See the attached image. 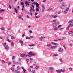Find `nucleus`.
<instances>
[{
  "label": "nucleus",
  "instance_id": "1",
  "mask_svg": "<svg viewBox=\"0 0 73 73\" xmlns=\"http://www.w3.org/2000/svg\"><path fill=\"white\" fill-rule=\"evenodd\" d=\"M67 6L66 5H64L62 4L61 6H60V8L62 9H66L64 11V13L66 14L68 12V11L69 10V8L68 7H66Z\"/></svg>",
  "mask_w": 73,
  "mask_h": 73
},
{
  "label": "nucleus",
  "instance_id": "2",
  "mask_svg": "<svg viewBox=\"0 0 73 73\" xmlns=\"http://www.w3.org/2000/svg\"><path fill=\"white\" fill-rule=\"evenodd\" d=\"M49 70L51 72H53L54 70V68L53 67H50L49 68Z\"/></svg>",
  "mask_w": 73,
  "mask_h": 73
},
{
  "label": "nucleus",
  "instance_id": "3",
  "mask_svg": "<svg viewBox=\"0 0 73 73\" xmlns=\"http://www.w3.org/2000/svg\"><path fill=\"white\" fill-rule=\"evenodd\" d=\"M70 27H73V24H69L67 27V28H66L67 29H69V28H70Z\"/></svg>",
  "mask_w": 73,
  "mask_h": 73
},
{
  "label": "nucleus",
  "instance_id": "4",
  "mask_svg": "<svg viewBox=\"0 0 73 73\" xmlns=\"http://www.w3.org/2000/svg\"><path fill=\"white\" fill-rule=\"evenodd\" d=\"M42 12H44V11H45V7H44L45 6L44 5H42Z\"/></svg>",
  "mask_w": 73,
  "mask_h": 73
},
{
  "label": "nucleus",
  "instance_id": "5",
  "mask_svg": "<svg viewBox=\"0 0 73 73\" xmlns=\"http://www.w3.org/2000/svg\"><path fill=\"white\" fill-rule=\"evenodd\" d=\"M56 21H57V19L51 21V22L52 23V24H55V23H56Z\"/></svg>",
  "mask_w": 73,
  "mask_h": 73
},
{
  "label": "nucleus",
  "instance_id": "6",
  "mask_svg": "<svg viewBox=\"0 0 73 73\" xmlns=\"http://www.w3.org/2000/svg\"><path fill=\"white\" fill-rule=\"evenodd\" d=\"M29 55L28 56L30 57H31V56H32V52H30L29 53Z\"/></svg>",
  "mask_w": 73,
  "mask_h": 73
},
{
  "label": "nucleus",
  "instance_id": "7",
  "mask_svg": "<svg viewBox=\"0 0 73 73\" xmlns=\"http://www.w3.org/2000/svg\"><path fill=\"white\" fill-rule=\"evenodd\" d=\"M68 23L70 24H73V20H70L68 22Z\"/></svg>",
  "mask_w": 73,
  "mask_h": 73
},
{
  "label": "nucleus",
  "instance_id": "8",
  "mask_svg": "<svg viewBox=\"0 0 73 73\" xmlns=\"http://www.w3.org/2000/svg\"><path fill=\"white\" fill-rule=\"evenodd\" d=\"M6 38H7V41H8V42H11V40H9V38H9V36H7Z\"/></svg>",
  "mask_w": 73,
  "mask_h": 73
},
{
  "label": "nucleus",
  "instance_id": "9",
  "mask_svg": "<svg viewBox=\"0 0 73 73\" xmlns=\"http://www.w3.org/2000/svg\"><path fill=\"white\" fill-rule=\"evenodd\" d=\"M59 49V50H58V52H61L63 51V49L61 48H60Z\"/></svg>",
  "mask_w": 73,
  "mask_h": 73
},
{
  "label": "nucleus",
  "instance_id": "10",
  "mask_svg": "<svg viewBox=\"0 0 73 73\" xmlns=\"http://www.w3.org/2000/svg\"><path fill=\"white\" fill-rule=\"evenodd\" d=\"M5 48L7 50H9V46L8 45H6L5 47Z\"/></svg>",
  "mask_w": 73,
  "mask_h": 73
},
{
  "label": "nucleus",
  "instance_id": "11",
  "mask_svg": "<svg viewBox=\"0 0 73 73\" xmlns=\"http://www.w3.org/2000/svg\"><path fill=\"white\" fill-rule=\"evenodd\" d=\"M45 37L44 36H42L41 37H40L39 38V40H42L43 38H45Z\"/></svg>",
  "mask_w": 73,
  "mask_h": 73
},
{
  "label": "nucleus",
  "instance_id": "12",
  "mask_svg": "<svg viewBox=\"0 0 73 73\" xmlns=\"http://www.w3.org/2000/svg\"><path fill=\"white\" fill-rule=\"evenodd\" d=\"M39 7V4L37 2H36V7Z\"/></svg>",
  "mask_w": 73,
  "mask_h": 73
},
{
  "label": "nucleus",
  "instance_id": "13",
  "mask_svg": "<svg viewBox=\"0 0 73 73\" xmlns=\"http://www.w3.org/2000/svg\"><path fill=\"white\" fill-rule=\"evenodd\" d=\"M40 17V16L39 15H38V16L35 15V18H36V19H39Z\"/></svg>",
  "mask_w": 73,
  "mask_h": 73
},
{
  "label": "nucleus",
  "instance_id": "14",
  "mask_svg": "<svg viewBox=\"0 0 73 73\" xmlns=\"http://www.w3.org/2000/svg\"><path fill=\"white\" fill-rule=\"evenodd\" d=\"M57 26V24H55L52 25L53 28H55Z\"/></svg>",
  "mask_w": 73,
  "mask_h": 73
},
{
  "label": "nucleus",
  "instance_id": "15",
  "mask_svg": "<svg viewBox=\"0 0 73 73\" xmlns=\"http://www.w3.org/2000/svg\"><path fill=\"white\" fill-rule=\"evenodd\" d=\"M17 69L18 70H21V68L19 66H18L17 67Z\"/></svg>",
  "mask_w": 73,
  "mask_h": 73
},
{
  "label": "nucleus",
  "instance_id": "16",
  "mask_svg": "<svg viewBox=\"0 0 73 73\" xmlns=\"http://www.w3.org/2000/svg\"><path fill=\"white\" fill-rule=\"evenodd\" d=\"M25 56V54H22L21 55V57H24Z\"/></svg>",
  "mask_w": 73,
  "mask_h": 73
},
{
  "label": "nucleus",
  "instance_id": "17",
  "mask_svg": "<svg viewBox=\"0 0 73 73\" xmlns=\"http://www.w3.org/2000/svg\"><path fill=\"white\" fill-rule=\"evenodd\" d=\"M53 15H49V17H51V18H52V17H53Z\"/></svg>",
  "mask_w": 73,
  "mask_h": 73
},
{
  "label": "nucleus",
  "instance_id": "18",
  "mask_svg": "<svg viewBox=\"0 0 73 73\" xmlns=\"http://www.w3.org/2000/svg\"><path fill=\"white\" fill-rule=\"evenodd\" d=\"M11 39H12V40H14V39H15V38H16L15 37H14L13 36H11Z\"/></svg>",
  "mask_w": 73,
  "mask_h": 73
},
{
  "label": "nucleus",
  "instance_id": "19",
  "mask_svg": "<svg viewBox=\"0 0 73 73\" xmlns=\"http://www.w3.org/2000/svg\"><path fill=\"white\" fill-rule=\"evenodd\" d=\"M13 63L14 64H19V62H13Z\"/></svg>",
  "mask_w": 73,
  "mask_h": 73
},
{
  "label": "nucleus",
  "instance_id": "20",
  "mask_svg": "<svg viewBox=\"0 0 73 73\" xmlns=\"http://www.w3.org/2000/svg\"><path fill=\"white\" fill-rule=\"evenodd\" d=\"M48 11H53V8H50L48 9Z\"/></svg>",
  "mask_w": 73,
  "mask_h": 73
},
{
  "label": "nucleus",
  "instance_id": "21",
  "mask_svg": "<svg viewBox=\"0 0 73 73\" xmlns=\"http://www.w3.org/2000/svg\"><path fill=\"white\" fill-rule=\"evenodd\" d=\"M46 46H52V44H48L46 45Z\"/></svg>",
  "mask_w": 73,
  "mask_h": 73
},
{
  "label": "nucleus",
  "instance_id": "22",
  "mask_svg": "<svg viewBox=\"0 0 73 73\" xmlns=\"http://www.w3.org/2000/svg\"><path fill=\"white\" fill-rule=\"evenodd\" d=\"M52 44H53V45H57L58 44L57 43H56L55 42H51Z\"/></svg>",
  "mask_w": 73,
  "mask_h": 73
},
{
  "label": "nucleus",
  "instance_id": "23",
  "mask_svg": "<svg viewBox=\"0 0 73 73\" xmlns=\"http://www.w3.org/2000/svg\"><path fill=\"white\" fill-rule=\"evenodd\" d=\"M21 17H22L21 15H20L18 17V18L19 19H20L21 18Z\"/></svg>",
  "mask_w": 73,
  "mask_h": 73
},
{
  "label": "nucleus",
  "instance_id": "24",
  "mask_svg": "<svg viewBox=\"0 0 73 73\" xmlns=\"http://www.w3.org/2000/svg\"><path fill=\"white\" fill-rule=\"evenodd\" d=\"M14 72L15 73H20V71H19L17 70H16Z\"/></svg>",
  "mask_w": 73,
  "mask_h": 73
},
{
  "label": "nucleus",
  "instance_id": "25",
  "mask_svg": "<svg viewBox=\"0 0 73 73\" xmlns=\"http://www.w3.org/2000/svg\"><path fill=\"white\" fill-rule=\"evenodd\" d=\"M4 11H5V10L4 9H2L1 10H0V13H2L3 12H3H4Z\"/></svg>",
  "mask_w": 73,
  "mask_h": 73
},
{
  "label": "nucleus",
  "instance_id": "26",
  "mask_svg": "<svg viewBox=\"0 0 73 73\" xmlns=\"http://www.w3.org/2000/svg\"><path fill=\"white\" fill-rule=\"evenodd\" d=\"M2 31H4L5 29V27H3L1 29Z\"/></svg>",
  "mask_w": 73,
  "mask_h": 73
},
{
  "label": "nucleus",
  "instance_id": "27",
  "mask_svg": "<svg viewBox=\"0 0 73 73\" xmlns=\"http://www.w3.org/2000/svg\"><path fill=\"white\" fill-rule=\"evenodd\" d=\"M36 11H38V12L39 11V9H38V7L36 8Z\"/></svg>",
  "mask_w": 73,
  "mask_h": 73
},
{
  "label": "nucleus",
  "instance_id": "28",
  "mask_svg": "<svg viewBox=\"0 0 73 73\" xmlns=\"http://www.w3.org/2000/svg\"><path fill=\"white\" fill-rule=\"evenodd\" d=\"M5 62L4 60H2V64H4Z\"/></svg>",
  "mask_w": 73,
  "mask_h": 73
},
{
  "label": "nucleus",
  "instance_id": "29",
  "mask_svg": "<svg viewBox=\"0 0 73 73\" xmlns=\"http://www.w3.org/2000/svg\"><path fill=\"white\" fill-rule=\"evenodd\" d=\"M29 46H31V47L35 46V44H31V45H29Z\"/></svg>",
  "mask_w": 73,
  "mask_h": 73
},
{
  "label": "nucleus",
  "instance_id": "30",
  "mask_svg": "<svg viewBox=\"0 0 73 73\" xmlns=\"http://www.w3.org/2000/svg\"><path fill=\"white\" fill-rule=\"evenodd\" d=\"M15 11L16 12V13H17V9H16V8H15Z\"/></svg>",
  "mask_w": 73,
  "mask_h": 73
},
{
  "label": "nucleus",
  "instance_id": "31",
  "mask_svg": "<svg viewBox=\"0 0 73 73\" xmlns=\"http://www.w3.org/2000/svg\"><path fill=\"white\" fill-rule=\"evenodd\" d=\"M73 33V31H70L69 32H68V33L69 34H72V33Z\"/></svg>",
  "mask_w": 73,
  "mask_h": 73
},
{
  "label": "nucleus",
  "instance_id": "32",
  "mask_svg": "<svg viewBox=\"0 0 73 73\" xmlns=\"http://www.w3.org/2000/svg\"><path fill=\"white\" fill-rule=\"evenodd\" d=\"M54 16H53V17L54 18H56V17H57L58 16L57 15H53Z\"/></svg>",
  "mask_w": 73,
  "mask_h": 73
},
{
  "label": "nucleus",
  "instance_id": "33",
  "mask_svg": "<svg viewBox=\"0 0 73 73\" xmlns=\"http://www.w3.org/2000/svg\"><path fill=\"white\" fill-rule=\"evenodd\" d=\"M66 39V37L64 36L62 37V40H65Z\"/></svg>",
  "mask_w": 73,
  "mask_h": 73
},
{
  "label": "nucleus",
  "instance_id": "34",
  "mask_svg": "<svg viewBox=\"0 0 73 73\" xmlns=\"http://www.w3.org/2000/svg\"><path fill=\"white\" fill-rule=\"evenodd\" d=\"M57 47V46H53V48L54 49H55V48H56Z\"/></svg>",
  "mask_w": 73,
  "mask_h": 73
},
{
  "label": "nucleus",
  "instance_id": "35",
  "mask_svg": "<svg viewBox=\"0 0 73 73\" xmlns=\"http://www.w3.org/2000/svg\"><path fill=\"white\" fill-rule=\"evenodd\" d=\"M31 72L33 73H35V71L34 70H33L32 71H31Z\"/></svg>",
  "mask_w": 73,
  "mask_h": 73
},
{
  "label": "nucleus",
  "instance_id": "36",
  "mask_svg": "<svg viewBox=\"0 0 73 73\" xmlns=\"http://www.w3.org/2000/svg\"><path fill=\"white\" fill-rule=\"evenodd\" d=\"M63 0H58V2L59 3H61V2H62V1Z\"/></svg>",
  "mask_w": 73,
  "mask_h": 73
},
{
  "label": "nucleus",
  "instance_id": "37",
  "mask_svg": "<svg viewBox=\"0 0 73 73\" xmlns=\"http://www.w3.org/2000/svg\"><path fill=\"white\" fill-rule=\"evenodd\" d=\"M19 42H20V43H21V44H22V43H23V41H21V40H19Z\"/></svg>",
  "mask_w": 73,
  "mask_h": 73
},
{
  "label": "nucleus",
  "instance_id": "38",
  "mask_svg": "<svg viewBox=\"0 0 73 73\" xmlns=\"http://www.w3.org/2000/svg\"><path fill=\"white\" fill-rule=\"evenodd\" d=\"M62 12L61 11H59L58 13V14H60L61 13H62Z\"/></svg>",
  "mask_w": 73,
  "mask_h": 73
},
{
  "label": "nucleus",
  "instance_id": "39",
  "mask_svg": "<svg viewBox=\"0 0 73 73\" xmlns=\"http://www.w3.org/2000/svg\"><path fill=\"white\" fill-rule=\"evenodd\" d=\"M62 27V25H59L58 27V28H60V27Z\"/></svg>",
  "mask_w": 73,
  "mask_h": 73
},
{
  "label": "nucleus",
  "instance_id": "40",
  "mask_svg": "<svg viewBox=\"0 0 73 73\" xmlns=\"http://www.w3.org/2000/svg\"><path fill=\"white\" fill-rule=\"evenodd\" d=\"M39 68L37 66H36L35 67V68L36 69H38Z\"/></svg>",
  "mask_w": 73,
  "mask_h": 73
},
{
  "label": "nucleus",
  "instance_id": "41",
  "mask_svg": "<svg viewBox=\"0 0 73 73\" xmlns=\"http://www.w3.org/2000/svg\"><path fill=\"white\" fill-rule=\"evenodd\" d=\"M57 27H56L54 29V31H57Z\"/></svg>",
  "mask_w": 73,
  "mask_h": 73
},
{
  "label": "nucleus",
  "instance_id": "42",
  "mask_svg": "<svg viewBox=\"0 0 73 73\" xmlns=\"http://www.w3.org/2000/svg\"><path fill=\"white\" fill-rule=\"evenodd\" d=\"M31 38L30 37H26V39H30Z\"/></svg>",
  "mask_w": 73,
  "mask_h": 73
},
{
  "label": "nucleus",
  "instance_id": "43",
  "mask_svg": "<svg viewBox=\"0 0 73 73\" xmlns=\"http://www.w3.org/2000/svg\"><path fill=\"white\" fill-rule=\"evenodd\" d=\"M34 65H36V62H34L33 64Z\"/></svg>",
  "mask_w": 73,
  "mask_h": 73
},
{
  "label": "nucleus",
  "instance_id": "44",
  "mask_svg": "<svg viewBox=\"0 0 73 73\" xmlns=\"http://www.w3.org/2000/svg\"><path fill=\"white\" fill-rule=\"evenodd\" d=\"M14 43H13V42H12L11 43V46H13V45Z\"/></svg>",
  "mask_w": 73,
  "mask_h": 73
},
{
  "label": "nucleus",
  "instance_id": "45",
  "mask_svg": "<svg viewBox=\"0 0 73 73\" xmlns=\"http://www.w3.org/2000/svg\"><path fill=\"white\" fill-rule=\"evenodd\" d=\"M3 45L5 47V46L6 45V43H4Z\"/></svg>",
  "mask_w": 73,
  "mask_h": 73
},
{
  "label": "nucleus",
  "instance_id": "46",
  "mask_svg": "<svg viewBox=\"0 0 73 73\" xmlns=\"http://www.w3.org/2000/svg\"><path fill=\"white\" fill-rule=\"evenodd\" d=\"M31 6L33 7V9L34 8H35V6H34V5H32Z\"/></svg>",
  "mask_w": 73,
  "mask_h": 73
},
{
  "label": "nucleus",
  "instance_id": "47",
  "mask_svg": "<svg viewBox=\"0 0 73 73\" xmlns=\"http://www.w3.org/2000/svg\"><path fill=\"white\" fill-rule=\"evenodd\" d=\"M15 58V56H13L12 58V59H13V60H14Z\"/></svg>",
  "mask_w": 73,
  "mask_h": 73
},
{
  "label": "nucleus",
  "instance_id": "48",
  "mask_svg": "<svg viewBox=\"0 0 73 73\" xmlns=\"http://www.w3.org/2000/svg\"><path fill=\"white\" fill-rule=\"evenodd\" d=\"M9 8L10 9H11V5H9Z\"/></svg>",
  "mask_w": 73,
  "mask_h": 73
},
{
  "label": "nucleus",
  "instance_id": "49",
  "mask_svg": "<svg viewBox=\"0 0 73 73\" xmlns=\"http://www.w3.org/2000/svg\"><path fill=\"white\" fill-rule=\"evenodd\" d=\"M23 71L24 72V73H25V71H26V70H25V69H23Z\"/></svg>",
  "mask_w": 73,
  "mask_h": 73
},
{
  "label": "nucleus",
  "instance_id": "50",
  "mask_svg": "<svg viewBox=\"0 0 73 73\" xmlns=\"http://www.w3.org/2000/svg\"><path fill=\"white\" fill-rule=\"evenodd\" d=\"M50 48L51 49H53L54 48L53 46H51Z\"/></svg>",
  "mask_w": 73,
  "mask_h": 73
},
{
  "label": "nucleus",
  "instance_id": "51",
  "mask_svg": "<svg viewBox=\"0 0 73 73\" xmlns=\"http://www.w3.org/2000/svg\"><path fill=\"white\" fill-rule=\"evenodd\" d=\"M11 69L12 71H14V70H15V69L13 68H12Z\"/></svg>",
  "mask_w": 73,
  "mask_h": 73
},
{
  "label": "nucleus",
  "instance_id": "52",
  "mask_svg": "<svg viewBox=\"0 0 73 73\" xmlns=\"http://www.w3.org/2000/svg\"><path fill=\"white\" fill-rule=\"evenodd\" d=\"M69 70H73V69H72V68H69Z\"/></svg>",
  "mask_w": 73,
  "mask_h": 73
},
{
  "label": "nucleus",
  "instance_id": "53",
  "mask_svg": "<svg viewBox=\"0 0 73 73\" xmlns=\"http://www.w3.org/2000/svg\"><path fill=\"white\" fill-rule=\"evenodd\" d=\"M69 45H70V46H73V45L72 44H69Z\"/></svg>",
  "mask_w": 73,
  "mask_h": 73
},
{
  "label": "nucleus",
  "instance_id": "54",
  "mask_svg": "<svg viewBox=\"0 0 73 73\" xmlns=\"http://www.w3.org/2000/svg\"><path fill=\"white\" fill-rule=\"evenodd\" d=\"M25 36V34L22 35V37H24Z\"/></svg>",
  "mask_w": 73,
  "mask_h": 73
},
{
  "label": "nucleus",
  "instance_id": "55",
  "mask_svg": "<svg viewBox=\"0 0 73 73\" xmlns=\"http://www.w3.org/2000/svg\"><path fill=\"white\" fill-rule=\"evenodd\" d=\"M26 60L27 61V62H29V60L28 59H27Z\"/></svg>",
  "mask_w": 73,
  "mask_h": 73
},
{
  "label": "nucleus",
  "instance_id": "56",
  "mask_svg": "<svg viewBox=\"0 0 73 73\" xmlns=\"http://www.w3.org/2000/svg\"><path fill=\"white\" fill-rule=\"evenodd\" d=\"M63 46L64 48V49H66V47H65V46Z\"/></svg>",
  "mask_w": 73,
  "mask_h": 73
},
{
  "label": "nucleus",
  "instance_id": "57",
  "mask_svg": "<svg viewBox=\"0 0 73 73\" xmlns=\"http://www.w3.org/2000/svg\"><path fill=\"white\" fill-rule=\"evenodd\" d=\"M32 56H35L36 55V54H33V53H32Z\"/></svg>",
  "mask_w": 73,
  "mask_h": 73
},
{
  "label": "nucleus",
  "instance_id": "58",
  "mask_svg": "<svg viewBox=\"0 0 73 73\" xmlns=\"http://www.w3.org/2000/svg\"><path fill=\"white\" fill-rule=\"evenodd\" d=\"M61 62H62L60 64H63V61H62V60H61V61H60Z\"/></svg>",
  "mask_w": 73,
  "mask_h": 73
},
{
  "label": "nucleus",
  "instance_id": "59",
  "mask_svg": "<svg viewBox=\"0 0 73 73\" xmlns=\"http://www.w3.org/2000/svg\"><path fill=\"white\" fill-rule=\"evenodd\" d=\"M58 40H59V41H60L61 40H63L62 39H58Z\"/></svg>",
  "mask_w": 73,
  "mask_h": 73
},
{
  "label": "nucleus",
  "instance_id": "60",
  "mask_svg": "<svg viewBox=\"0 0 73 73\" xmlns=\"http://www.w3.org/2000/svg\"><path fill=\"white\" fill-rule=\"evenodd\" d=\"M28 70L29 72H31V69H28Z\"/></svg>",
  "mask_w": 73,
  "mask_h": 73
},
{
  "label": "nucleus",
  "instance_id": "61",
  "mask_svg": "<svg viewBox=\"0 0 73 73\" xmlns=\"http://www.w3.org/2000/svg\"><path fill=\"white\" fill-rule=\"evenodd\" d=\"M29 32H30V33H32V31L31 30H30L29 31Z\"/></svg>",
  "mask_w": 73,
  "mask_h": 73
},
{
  "label": "nucleus",
  "instance_id": "62",
  "mask_svg": "<svg viewBox=\"0 0 73 73\" xmlns=\"http://www.w3.org/2000/svg\"><path fill=\"white\" fill-rule=\"evenodd\" d=\"M28 2H27V1H25V4H28Z\"/></svg>",
  "mask_w": 73,
  "mask_h": 73
},
{
  "label": "nucleus",
  "instance_id": "63",
  "mask_svg": "<svg viewBox=\"0 0 73 73\" xmlns=\"http://www.w3.org/2000/svg\"><path fill=\"white\" fill-rule=\"evenodd\" d=\"M27 18H28V19H30V18L29 17L28 15L27 16Z\"/></svg>",
  "mask_w": 73,
  "mask_h": 73
},
{
  "label": "nucleus",
  "instance_id": "64",
  "mask_svg": "<svg viewBox=\"0 0 73 73\" xmlns=\"http://www.w3.org/2000/svg\"><path fill=\"white\" fill-rule=\"evenodd\" d=\"M54 41H56V42L57 41V40L54 39Z\"/></svg>",
  "mask_w": 73,
  "mask_h": 73
}]
</instances>
